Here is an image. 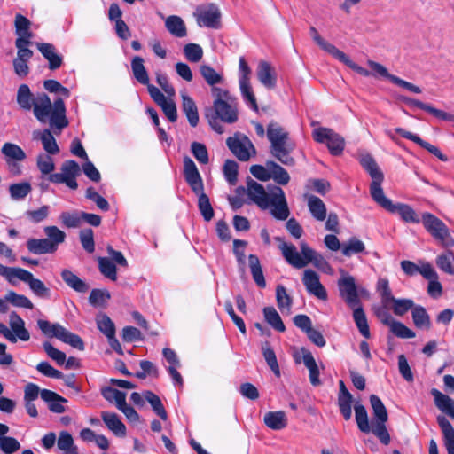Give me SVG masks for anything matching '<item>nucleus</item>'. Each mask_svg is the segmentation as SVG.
Masks as SVG:
<instances>
[{
  "instance_id": "obj_1",
  "label": "nucleus",
  "mask_w": 454,
  "mask_h": 454,
  "mask_svg": "<svg viewBox=\"0 0 454 454\" xmlns=\"http://www.w3.org/2000/svg\"><path fill=\"white\" fill-rule=\"evenodd\" d=\"M35 117L41 123L49 124L51 129H57L59 132L68 126L66 116V106L62 98H59L51 103V98L44 92L35 95L32 109Z\"/></svg>"
},
{
  "instance_id": "obj_2",
  "label": "nucleus",
  "mask_w": 454,
  "mask_h": 454,
  "mask_svg": "<svg viewBox=\"0 0 454 454\" xmlns=\"http://www.w3.org/2000/svg\"><path fill=\"white\" fill-rule=\"evenodd\" d=\"M184 176L192 191L198 195V207L204 220L209 222L214 217V209L208 196L204 192V184L200 174L189 157L184 159Z\"/></svg>"
},
{
  "instance_id": "obj_3",
  "label": "nucleus",
  "mask_w": 454,
  "mask_h": 454,
  "mask_svg": "<svg viewBox=\"0 0 454 454\" xmlns=\"http://www.w3.org/2000/svg\"><path fill=\"white\" fill-rule=\"evenodd\" d=\"M267 137L270 142V153L281 163L291 166L294 160L290 156L295 145L289 133L278 123L270 122L267 127Z\"/></svg>"
},
{
  "instance_id": "obj_4",
  "label": "nucleus",
  "mask_w": 454,
  "mask_h": 454,
  "mask_svg": "<svg viewBox=\"0 0 454 454\" xmlns=\"http://www.w3.org/2000/svg\"><path fill=\"white\" fill-rule=\"evenodd\" d=\"M421 223L425 230L442 247L450 248L454 247V238L448 226L437 216L424 212L421 215Z\"/></svg>"
},
{
  "instance_id": "obj_5",
  "label": "nucleus",
  "mask_w": 454,
  "mask_h": 454,
  "mask_svg": "<svg viewBox=\"0 0 454 454\" xmlns=\"http://www.w3.org/2000/svg\"><path fill=\"white\" fill-rule=\"evenodd\" d=\"M37 325L45 336L49 338H57L79 350L84 349V343L82 338L79 335L67 331L61 325L58 323L51 324L47 320L39 319L37 320Z\"/></svg>"
},
{
  "instance_id": "obj_6",
  "label": "nucleus",
  "mask_w": 454,
  "mask_h": 454,
  "mask_svg": "<svg viewBox=\"0 0 454 454\" xmlns=\"http://www.w3.org/2000/svg\"><path fill=\"white\" fill-rule=\"evenodd\" d=\"M380 207L389 213L397 214L400 219L406 223H419L421 216L408 204L393 203L383 192L373 200Z\"/></svg>"
},
{
  "instance_id": "obj_7",
  "label": "nucleus",
  "mask_w": 454,
  "mask_h": 454,
  "mask_svg": "<svg viewBox=\"0 0 454 454\" xmlns=\"http://www.w3.org/2000/svg\"><path fill=\"white\" fill-rule=\"evenodd\" d=\"M340 272L341 276L337 282L340 295L349 308H355L361 304L359 295L365 290L359 288L356 284L355 278L344 270H340Z\"/></svg>"
},
{
  "instance_id": "obj_8",
  "label": "nucleus",
  "mask_w": 454,
  "mask_h": 454,
  "mask_svg": "<svg viewBox=\"0 0 454 454\" xmlns=\"http://www.w3.org/2000/svg\"><path fill=\"white\" fill-rule=\"evenodd\" d=\"M312 137L316 142L325 144L332 155H340L344 150V138L332 129L316 128L312 131Z\"/></svg>"
},
{
  "instance_id": "obj_9",
  "label": "nucleus",
  "mask_w": 454,
  "mask_h": 454,
  "mask_svg": "<svg viewBox=\"0 0 454 454\" xmlns=\"http://www.w3.org/2000/svg\"><path fill=\"white\" fill-rule=\"evenodd\" d=\"M80 172L79 164L69 160L62 163L59 173L51 174L48 180L52 184H65L69 189L76 190L78 188L76 178Z\"/></svg>"
},
{
  "instance_id": "obj_10",
  "label": "nucleus",
  "mask_w": 454,
  "mask_h": 454,
  "mask_svg": "<svg viewBox=\"0 0 454 454\" xmlns=\"http://www.w3.org/2000/svg\"><path fill=\"white\" fill-rule=\"evenodd\" d=\"M252 70L248 64L247 63L244 57H240L239 59V84L241 92V96L243 97L246 103L254 111L258 110V106L256 102V98L254 94L251 82Z\"/></svg>"
},
{
  "instance_id": "obj_11",
  "label": "nucleus",
  "mask_w": 454,
  "mask_h": 454,
  "mask_svg": "<svg viewBox=\"0 0 454 454\" xmlns=\"http://www.w3.org/2000/svg\"><path fill=\"white\" fill-rule=\"evenodd\" d=\"M359 161L362 167L368 172L372 178V183L370 184V194L372 200H374L384 192L381 187V184L384 179L383 173L379 168L376 161L370 154L362 155Z\"/></svg>"
},
{
  "instance_id": "obj_12",
  "label": "nucleus",
  "mask_w": 454,
  "mask_h": 454,
  "mask_svg": "<svg viewBox=\"0 0 454 454\" xmlns=\"http://www.w3.org/2000/svg\"><path fill=\"white\" fill-rule=\"evenodd\" d=\"M226 144L231 152L241 161H247L251 155L256 153L250 139L239 133L228 137Z\"/></svg>"
},
{
  "instance_id": "obj_13",
  "label": "nucleus",
  "mask_w": 454,
  "mask_h": 454,
  "mask_svg": "<svg viewBox=\"0 0 454 454\" xmlns=\"http://www.w3.org/2000/svg\"><path fill=\"white\" fill-rule=\"evenodd\" d=\"M268 202V209L271 215L277 220H286L290 215V210L285 196L284 191L278 186L271 187V197Z\"/></svg>"
},
{
  "instance_id": "obj_14",
  "label": "nucleus",
  "mask_w": 454,
  "mask_h": 454,
  "mask_svg": "<svg viewBox=\"0 0 454 454\" xmlns=\"http://www.w3.org/2000/svg\"><path fill=\"white\" fill-rule=\"evenodd\" d=\"M367 65L372 70V73H371V75L378 74L381 77L387 78L392 83H394L399 87H402L411 92H413L416 94L421 93L422 90L419 86L414 85L413 83H411L409 82H406V81L399 78L396 75L389 74L387 69L383 65H381L376 61H373V60H368Z\"/></svg>"
},
{
  "instance_id": "obj_15",
  "label": "nucleus",
  "mask_w": 454,
  "mask_h": 454,
  "mask_svg": "<svg viewBox=\"0 0 454 454\" xmlns=\"http://www.w3.org/2000/svg\"><path fill=\"white\" fill-rule=\"evenodd\" d=\"M302 283L309 294L319 300L326 301L328 298L326 289L320 283L318 274L312 270H305L302 277Z\"/></svg>"
},
{
  "instance_id": "obj_16",
  "label": "nucleus",
  "mask_w": 454,
  "mask_h": 454,
  "mask_svg": "<svg viewBox=\"0 0 454 454\" xmlns=\"http://www.w3.org/2000/svg\"><path fill=\"white\" fill-rule=\"evenodd\" d=\"M195 15L200 26L216 28L220 22V11L214 4L197 8Z\"/></svg>"
},
{
  "instance_id": "obj_17",
  "label": "nucleus",
  "mask_w": 454,
  "mask_h": 454,
  "mask_svg": "<svg viewBox=\"0 0 454 454\" xmlns=\"http://www.w3.org/2000/svg\"><path fill=\"white\" fill-rule=\"evenodd\" d=\"M247 196L260 208L268 209V202L271 197V187L266 192L263 185L254 180L247 179Z\"/></svg>"
},
{
  "instance_id": "obj_18",
  "label": "nucleus",
  "mask_w": 454,
  "mask_h": 454,
  "mask_svg": "<svg viewBox=\"0 0 454 454\" xmlns=\"http://www.w3.org/2000/svg\"><path fill=\"white\" fill-rule=\"evenodd\" d=\"M17 57L13 60L15 74L20 77H25L29 73L27 62L33 57V51L28 47H22L20 42L15 43Z\"/></svg>"
},
{
  "instance_id": "obj_19",
  "label": "nucleus",
  "mask_w": 454,
  "mask_h": 454,
  "mask_svg": "<svg viewBox=\"0 0 454 454\" xmlns=\"http://www.w3.org/2000/svg\"><path fill=\"white\" fill-rule=\"evenodd\" d=\"M15 34L17 38L15 43L20 42L22 47H28L31 44L33 34L30 31L31 22L25 16L18 13L15 16Z\"/></svg>"
},
{
  "instance_id": "obj_20",
  "label": "nucleus",
  "mask_w": 454,
  "mask_h": 454,
  "mask_svg": "<svg viewBox=\"0 0 454 454\" xmlns=\"http://www.w3.org/2000/svg\"><path fill=\"white\" fill-rule=\"evenodd\" d=\"M258 81L267 90H273L277 85V74L275 68L267 61L261 60L256 68Z\"/></svg>"
},
{
  "instance_id": "obj_21",
  "label": "nucleus",
  "mask_w": 454,
  "mask_h": 454,
  "mask_svg": "<svg viewBox=\"0 0 454 454\" xmlns=\"http://www.w3.org/2000/svg\"><path fill=\"white\" fill-rule=\"evenodd\" d=\"M395 131L397 134H399L400 136H402L403 137H404L406 139H409V140L416 143L417 145H419L422 148L427 150L429 153H431L432 154L436 156L441 160H442V161H446L447 160V157L442 153V152L440 151V149L438 147L429 144L427 141H424L418 135L413 134V133H411L410 131H406L405 129H403L402 128H396L395 129Z\"/></svg>"
},
{
  "instance_id": "obj_22",
  "label": "nucleus",
  "mask_w": 454,
  "mask_h": 454,
  "mask_svg": "<svg viewBox=\"0 0 454 454\" xmlns=\"http://www.w3.org/2000/svg\"><path fill=\"white\" fill-rule=\"evenodd\" d=\"M36 46L42 55L48 60L49 68L51 70H56L61 67L63 58L61 55L57 53L56 48L53 44L48 43H38Z\"/></svg>"
},
{
  "instance_id": "obj_23",
  "label": "nucleus",
  "mask_w": 454,
  "mask_h": 454,
  "mask_svg": "<svg viewBox=\"0 0 454 454\" xmlns=\"http://www.w3.org/2000/svg\"><path fill=\"white\" fill-rule=\"evenodd\" d=\"M41 398L47 403L48 408L51 412L54 413H63L66 411L64 403L67 402V400L59 394L49 390V389H42L41 391Z\"/></svg>"
},
{
  "instance_id": "obj_24",
  "label": "nucleus",
  "mask_w": 454,
  "mask_h": 454,
  "mask_svg": "<svg viewBox=\"0 0 454 454\" xmlns=\"http://www.w3.org/2000/svg\"><path fill=\"white\" fill-rule=\"evenodd\" d=\"M214 109L217 118L227 123H233L238 120L236 107L229 101L214 102Z\"/></svg>"
},
{
  "instance_id": "obj_25",
  "label": "nucleus",
  "mask_w": 454,
  "mask_h": 454,
  "mask_svg": "<svg viewBox=\"0 0 454 454\" xmlns=\"http://www.w3.org/2000/svg\"><path fill=\"white\" fill-rule=\"evenodd\" d=\"M279 248L283 257L290 265L296 269H301L306 266V262L303 261L301 254L297 251L294 245L282 241Z\"/></svg>"
},
{
  "instance_id": "obj_26",
  "label": "nucleus",
  "mask_w": 454,
  "mask_h": 454,
  "mask_svg": "<svg viewBox=\"0 0 454 454\" xmlns=\"http://www.w3.org/2000/svg\"><path fill=\"white\" fill-rule=\"evenodd\" d=\"M29 271L22 268L6 267L0 263V276L4 277L11 285L16 286L17 281L26 282Z\"/></svg>"
},
{
  "instance_id": "obj_27",
  "label": "nucleus",
  "mask_w": 454,
  "mask_h": 454,
  "mask_svg": "<svg viewBox=\"0 0 454 454\" xmlns=\"http://www.w3.org/2000/svg\"><path fill=\"white\" fill-rule=\"evenodd\" d=\"M437 422L443 434L444 446L448 454H454V428L443 416H438Z\"/></svg>"
},
{
  "instance_id": "obj_28",
  "label": "nucleus",
  "mask_w": 454,
  "mask_h": 454,
  "mask_svg": "<svg viewBox=\"0 0 454 454\" xmlns=\"http://www.w3.org/2000/svg\"><path fill=\"white\" fill-rule=\"evenodd\" d=\"M101 418L107 428L111 430L115 435L121 437L126 435V427L120 420L116 413L102 411Z\"/></svg>"
},
{
  "instance_id": "obj_29",
  "label": "nucleus",
  "mask_w": 454,
  "mask_h": 454,
  "mask_svg": "<svg viewBox=\"0 0 454 454\" xmlns=\"http://www.w3.org/2000/svg\"><path fill=\"white\" fill-rule=\"evenodd\" d=\"M431 395L434 396L436 407L454 419V400L436 388L431 390Z\"/></svg>"
},
{
  "instance_id": "obj_30",
  "label": "nucleus",
  "mask_w": 454,
  "mask_h": 454,
  "mask_svg": "<svg viewBox=\"0 0 454 454\" xmlns=\"http://www.w3.org/2000/svg\"><path fill=\"white\" fill-rule=\"evenodd\" d=\"M34 138H39L41 140L43 147L47 153L51 155L59 153V145L50 129H46L43 131L34 132Z\"/></svg>"
},
{
  "instance_id": "obj_31",
  "label": "nucleus",
  "mask_w": 454,
  "mask_h": 454,
  "mask_svg": "<svg viewBox=\"0 0 454 454\" xmlns=\"http://www.w3.org/2000/svg\"><path fill=\"white\" fill-rule=\"evenodd\" d=\"M10 326L12 333L20 340L27 341L30 339V333L25 327L24 320L14 311L10 314Z\"/></svg>"
},
{
  "instance_id": "obj_32",
  "label": "nucleus",
  "mask_w": 454,
  "mask_h": 454,
  "mask_svg": "<svg viewBox=\"0 0 454 454\" xmlns=\"http://www.w3.org/2000/svg\"><path fill=\"white\" fill-rule=\"evenodd\" d=\"M28 251L35 254H51L55 252L53 244L48 239H29L27 241Z\"/></svg>"
},
{
  "instance_id": "obj_33",
  "label": "nucleus",
  "mask_w": 454,
  "mask_h": 454,
  "mask_svg": "<svg viewBox=\"0 0 454 454\" xmlns=\"http://www.w3.org/2000/svg\"><path fill=\"white\" fill-rule=\"evenodd\" d=\"M263 421L272 430H281L287 426V417L282 411L267 412Z\"/></svg>"
},
{
  "instance_id": "obj_34",
  "label": "nucleus",
  "mask_w": 454,
  "mask_h": 454,
  "mask_svg": "<svg viewBox=\"0 0 454 454\" xmlns=\"http://www.w3.org/2000/svg\"><path fill=\"white\" fill-rule=\"evenodd\" d=\"M182 110L185 114L190 125L196 127L200 120L198 108L193 99L186 94L182 95Z\"/></svg>"
},
{
  "instance_id": "obj_35",
  "label": "nucleus",
  "mask_w": 454,
  "mask_h": 454,
  "mask_svg": "<svg viewBox=\"0 0 454 454\" xmlns=\"http://www.w3.org/2000/svg\"><path fill=\"white\" fill-rule=\"evenodd\" d=\"M308 207L312 216L319 222L325 220L327 210L323 200L314 195L308 196Z\"/></svg>"
},
{
  "instance_id": "obj_36",
  "label": "nucleus",
  "mask_w": 454,
  "mask_h": 454,
  "mask_svg": "<svg viewBox=\"0 0 454 454\" xmlns=\"http://www.w3.org/2000/svg\"><path fill=\"white\" fill-rule=\"evenodd\" d=\"M144 59L139 56H135L131 59V70L134 78L143 85H146L150 82L148 72L144 65Z\"/></svg>"
},
{
  "instance_id": "obj_37",
  "label": "nucleus",
  "mask_w": 454,
  "mask_h": 454,
  "mask_svg": "<svg viewBox=\"0 0 454 454\" xmlns=\"http://www.w3.org/2000/svg\"><path fill=\"white\" fill-rule=\"evenodd\" d=\"M1 153L4 155L9 165L12 164V161H22L27 157L25 152L20 146L10 142L4 144Z\"/></svg>"
},
{
  "instance_id": "obj_38",
  "label": "nucleus",
  "mask_w": 454,
  "mask_h": 454,
  "mask_svg": "<svg viewBox=\"0 0 454 454\" xmlns=\"http://www.w3.org/2000/svg\"><path fill=\"white\" fill-rule=\"evenodd\" d=\"M165 26L168 31L176 37L182 38L187 35L186 26L179 16H168L165 20Z\"/></svg>"
},
{
  "instance_id": "obj_39",
  "label": "nucleus",
  "mask_w": 454,
  "mask_h": 454,
  "mask_svg": "<svg viewBox=\"0 0 454 454\" xmlns=\"http://www.w3.org/2000/svg\"><path fill=\"white\" fill-rule=\"evenodd\" d=\"M61 278L70 288L78 293H86L89 290V285L69 270H63Z\"/></svg>"
},
{
  "instance_id": "obj_40",
  "label": "nucleus",
  "mask_w": 454,
  "mask_h": 454,
  "mask_svg": "<svg viewBox=\"0 0 454 454\" xmlns=\"http://www.w3.org/2000/svg\"><path fill=\"white\" fill-rule=\"evenodd\" d=\"M352 309H353V318H354L355 324H356L359 333L365 339H369L371 337L369 325H368L366 315H365L361 304H359L358 306L352 308Z\"/></svg>"
},
{
  "instance_id": "obj_41",
  "label": "nucleus",
  "mask_w": 454,
  "mask_h": 454,
  "mask_svg": "<svg viewBox=\"0 0 454 454\" xmlns=\"http://www.w3.org/2000/svg\"><path fill=\"white\" fill-rule=\"evenodd\" d=\"M411 316L413 324L417 328L426 330L431 328L430 317L424 307L415 305L411 310Z\"/></svg>"
},
{
  "instance_id": "obj_42",
  "label": "nucleus",
  "mask_w": 454,
  "mask_h": 454,
  "mask_svg": "<svg viewBox=\"0 0 454 454\" xmlns=\"http://www.w3.org/2000/svg\"><path fill=\"white\" fill-rule=\"evenodd\" d=\"M248 265L250 268L253 279L255 282V284L259 287L264 288L266 286V281L258 256L255 254H249Z\"/></svg>"
},
{
  "instance_id": "obj_43",
  "label": "nucleus",
  "mask_w": 454,
  "mask_h": 454,
  "mask_svg": "<svg viewBox=\"0 0 454 454\" xmlns=\"http://www.w3.org/2000/svg\"><path fill=\"white\" fill-rule=\"evenodd\" d=\"M57 447L63 454H78V448L73 436L67 431H61L57 439Z\"/></svg>"
},
{
  "instance_id": "obj_44",
  "label": "nucleus",
  "mask_w": 454,
  "mask_h": 454,
  "mask_svg": "<svg viewBox=\"0 0 454 454\" xmlns=\"http://www.w3.org/2000/svg\"><path fill=\"white\" fill-rule=\"evenodd\" d=\"M35 99V95H33L29 87L27 84H21L17 92V103L20 108L26 111L32 109L33 104Z\"/></svg>"
},
{
  "instance_id": "obj_45",
  "label": "nucleus",
  "mask_w": 454,
  "mask_h": 454,
  "mask_svg": "<svg viewBox=\"0 0 454 454\" xmlns=\"http://www.w3.org/2000/svg\"><path fill=\"white\" fill-rule=\"evenodd\" d=\"M25 283L28 285L30 290L35 296L39 298H50V289L42 280L35 278L31 272L29 273V277H27Z\"/></svg>"
},
{
  "instance_id": "obj_46",
  "label": "nucleus",
  "mask_w": 454,
  "mask_h": 454,
  "mask_svg": "<svg viewBox=\"0 0 454 454\" xmlns=\"http://www.w3.org/2000/svg\"><path fill=\"white\" fill-rule=\"evenodd\" d=\"M200 73L206 82L211 87L217 84H221L224 82V78L222 74L216 72L209 65H201L200 67Z\"/></svg>"
},
{
  "instance_id": "obj_47",
  "label": "nucleus",
  "mask_w": 454,
  "mask_h": 454,
  "mask_svg": "<svg viewBox=\"0 0 454 454\" xmlns=\"http://www.w3.org/2000/svg\"><path fill=\"white\" fill-rule=\"evenodd\" d=\"M267 166L270 168V179H273L277 184L281 185L288 184L290 176L283 167L272 160L267 161Z\"/></svg>"
},
{
  "instance_id": "obj_48",
  "label": "nucleus",
  "mask_w": 454,
  "mask_h": 454,
  "mask_svg": "<svg viewBox=\"0 0 454 454\" xmlns=\"http://www.w3.org/2000/svg\"><path fill=\"white\" fill-rule=\"evenodd\" d=\"M364 252V243L356 238H351L348 241L342 243L341 253L346 257H350L354 254H358Z\"/></svg>"
},
{
  "instance_id": "obj_49",
  "label": "nucleus",
  "mask_w": 454,
  "mask_h": 454,
  "mask_svg": "<svg viewBox=\"0 0 454 454\" xmlns=\"http://www.w3.org/2000/svg\"><path fill=\"white\" fill-rule=\"evenodd\" d=\"M376 290L379 293L383 307L389 308L391 300H394V295L389 286V282L385 278H380L376 285Z\"/></svg>"
},
{
  "instance_id": "obj_50",
  "label": "nucleus",
  "mask_w": 454,
  "mask_h": 454,
  "mask_svg": "<svg viewBox=\"0 0 454 454\" xmlns=\"http://www.w3.org/2000/svg\"><path fill=\"white\" fill-rule=\"evenodd\" d=\"M32 191L28 182L12 184L9 186L10 196L13 200H24Z\"/></svg>"
},
{
  "instance_id": "obj_51",
  "label": "nucleus",
  "mask_w": 454,
  "mask_h": 454,
  "mask_svg": "<svg viewBox=\"0 0 454 454\" xmlns=\"http://www.w3.org/2000/svg\"><path fill=\"white\" fill-rule=\"evenodd\" d=\"M415 303L411 299H396L394 297V300H391L389 304V308L392 309L393 313L396 316H403L409 310H412Z\"/></svg>"
},
{
  "instance_id": "obj_52",
  "label": "nucleus",
  "mask_w": 454,
  "mask_h": 454,
  "mask_svg": "<svg viewBox=\"0 0 454 454\" xmlns=\"http://www.w3.org/2000/svg\"><path fill=\"white\" fill-rule=\"evenodd\" d=\"M263 315L267 323L275 330L278 332H284L286 330L285 325L275 308L265 307L263 309Z\"/></svg>"
},
{
  "instance_id": "obj_53",
  "label": "nucleus",
  "mask_w": 454,
  "mask_h": 454,
  "mask_svg": "<svg viewBox=\"0 0 454 454\" xmlns=\"http://www.w3.org/2000/svg\"><path fill=\"white\" fill-rule=\"evenodd\" d=\"M436 265L438 268L445 273L454 275V254L452 251L448 250L447 252L440 254L436 258Z\"/></svg>"
},
{
  "instance_id": "obj_54",
  "label": "nucleus",
  "mask_w": 454,
  "mask_h": 454,
  "mask_svg": "<svg viewBox=\"0 0 454 454\" xmlns=\"http://www.w3.org/2000/svg\"><path fill=\"white\" fill-rule=\"evenodd\" d=\"M144 397L161 419L166 420L168 419L167 411L158 395L151 391H145L144 392Z\"/></svg>"
},
{
  "instance_id": "obj_55",
  "label": "nucleus",
  "mask_w": 454,
  "mask_h": 454,
  "mask_svg": "<svg viewBox=\"0 0 454 454\" xmlns=\"http://www.w3.org/2000/svg\"><path fill=\"white\" fill-rule=\"evenodd\" d=\"M101 394L108 402H114L117 408L125 404L126 394L124 392L119 391L111 387H105L101 389Z\"/></svg>"
},
{
  "instance_id": "obj_56",
  "label": "nucleus",
  "mask_w": 454,
  "mask_h": 454,
  "mask_svg": "<svg viewBox=\"0 0 454 454\" xmlns=\"http://www.w3.org/2000/svg\"><path fill=\"white\" fill-rule=\"evenodd\" d=\"M262 351L263 357L269 367L271 369V371L277 377H279L280 370L277 360V356L275 355L274 350L270 347V344L268 342H264L262 345Z\"/></svg>"
},
{
  "instance_id": "obj_57",
  "label": "nucleus",
  "mask_w": 454,
  "mask_h": 454,
  "mask_svg": "<svg viewBox=\"0 0 454 454\" xmlns=\"http://www.w3.org/2000/svg\"><path fill=\"white\" fill-rule=\"evenodd\" d=\"M355 417L359 430L363 433L370 432L368 414L365 407L360 403L355 404Z\"/></svg>"
},
{
  "instance_id": "obj_58",
  "label": "nucleus",
  "mask_w": 454,
  "mask_h": 454,
  "mask_svg": "<svg viewBox=\"0 0 454 454\" xmlns=\"http://www.w3.org/2000/svg\"><path fill=\"white\" fill-rule=\"evenodd\" d=\"M5 301L10 302L14 307L25 308L28 309H32L34 308V304L27 296L19 294L14 291H9L6 294Z\"/></svg>"
},
{
  "instance_id": "obj_59",
  "label": "nucleus",
  "mask_w": 454,
  "mask_h": 454,
  "mask_svg": "<svg viewBox=\"0 0 454 454\" xmlns=\"http://www.w3.org/2000/svg\"><path fill=\"white\" fill-rule=\"evenodd\" d=\"M97 325L98 330L104 333L106 338H113L114 335H115L114 324L106 314H100L97 317Z\"/></svg>"
},
{
  "instance_id": "obj_60",
  "label": "nucleus",
  "mask_w": 454,
  "mask_h": 454,
  "mask_svg": "<svg viewBox=\"0 0 454 454\" xmlns=\"http://www.w3.org/2000/svg\"><path fill=\"white\" fill-rule=\"evenodd\" d=\"M100 272L107 278L115 281L117 279V269L115 264L108 257L98 258Z\"/></svg>"
},
{
  "instance_id": "obj_61",
  "label": "nucleus",
  "mask_w": 454,
  "mask_h": 454,
  "mask_svg": "<svg viewBox=\"0 0 454 454\" xmlns=\"http://www.w3.org/2000/svg\"><path fill=\"white\" fill-rule=\"evenodd\" d=\"M370 403L376 421H387V411L380 397H378L376 395H372L370 396Z\"/></svg>"
},
{
  "instance_id": "obj_62",
  "label": "nucleus",
  "mask_w": 454,
  "mask_h": 454,
  "mask_svg": "<svg viewBox=\"0 0 454 454\" xmlns=\"http://www.w3.org/2000/svg\"><path fill=\"white\" fill-rule=\"evenodd\" d=\"M276 299L278 309L284 311H290L292 305V299L286 293V289L283 286H278L276 289Z\"/></svg>"
},
{
  "instance_id": "obj_63",
  "label": "nucleus",
  "mask_w": 454,
  "mask_h": 454,
  "mask_svg": "<svg viewBox=\"0 0 454 454\" xmlns=\"http://www.w3.org/2000/svg\"><path fill=\"white\" fill-rule=\"evenodd\" d=\"M61 223L67 228H77L81 225V212H62L59 215Z\"/></svg>"
},
{
  "instance_id": "obj_64",
  "label": "nucleus",
  "mask_w": 454,
  "mask_h": 454,
  "mask_svg": "<svg viewBox=\"0 0 454 454\" xmlns=\"http://www.w3.org/2000/svg\"><path fill=\"white\" fill-rule=\"evenodd\" d=\"M44 233L51 243L53 244L55 251L57 250L58 246L63 243L66 239V233L56 226L45 227Z\"/></svg>"
}]
</instances>
